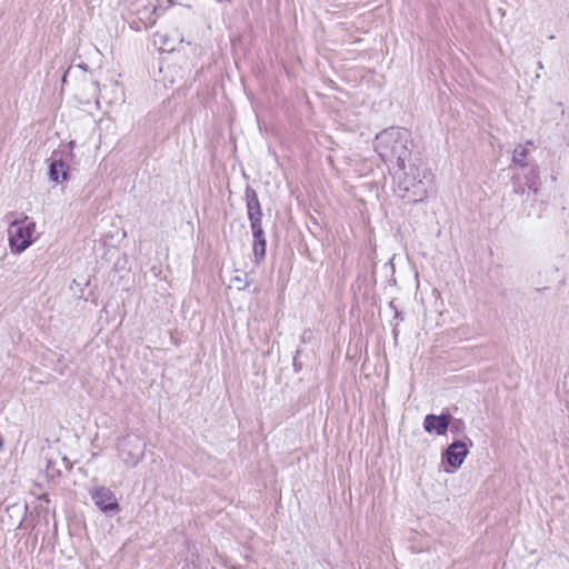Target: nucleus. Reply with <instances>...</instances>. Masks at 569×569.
Returning a JSON list of instances; mask_svg holds the SVG:
<instances>
[{"label": "nucleus", "mask_w": 569, "mask_h": 569, "mask_svg": "<svg viewBox=\"0 0 569 569\" xmlns=\"http://www.w3.org/2000/svg\"><path fill=\"white\" fill-rule=\"evenodd\" d=\"M410 142V132L407 129L390 127L376 136L375 150L386 164L405 170L406 161L411 156Z\"/></svg>", "instance_id": "nucleus-1"}, {"label": "nucleus", "mask_w": 569, "mask_h": 569, "mask_svg": "<svg viewBox=\"0 0 569 569\" xmlns=\"http://www.w3.org/2000/svg\"><path fill=\"white\" fill-rule=\"evenodd\" d=\"M398 177L397 192L408 203L423 201L432 187V174L416 164H409L408 170H401Z\"/></svg>", "instance_id": "nucleus-2"}, {"label": "nucleus", "mask_w": 569, "mask_h": 569, "mask_svg": "<svg viewBox=\"0 0 569 569\" xmlns=\"http://www.w3.org/2000/svg\"><path fill=\"white\" fill-rule=\"evenodd\" d=\"M26 220H14L8 227V243L13 254H21L36 240V222Z\"/></svg>", "instance_id": "nucleus-3"}, {"label": "nucleus", "mask_w": 569, "mask_h": 569, "mask_svg": "<svg viewBox=\"0 0 569 569\" xmlns=\"http://www.w3.org/2000/svg\"><path fill=\"white\" fill-rule=\"evenodd\" d=\"M146 443L138 436H127L120 442V457L129 467H136L144 457Z\"/></svg>", "instance_id": "nucleus-4"}, {"label": "nucleus", "mask_w": 569, "mask_h": 569, "mask_svg": "<svg viewBox=\"0 0 569 569\" xmlns=\"http://www.w3.org/2000/svg\"><path fill=\"white\" fill-rule=\"evenodd\" d=\"M469 453L467 443L463 440H455L442 453V462L447 463L451 469L446 472H452L461 467Z\"/></svg>", "instance_id": "nucleus-5"}, {"label": "nucleus", "mask_w": 569, "mask_h": 569, "mask_svg": "<svg viewBox=\"0 0 569 569\" xmlns=\"http://www.w3.org/2000/svg\"><path fill=\"white\" fill-rule=\"evenodd\" d=\"M91 496L96 506L102 512L112 515L120 510L118 500L110 489L106 487L98 488L92 491Z\"/></svg>", "instance_id": "nucleus-6"}, {"label": "nucleus", "mask_w": 569, "mask_h": 569, "mask_svg": "<svg viewBox=\"0 0 569 569\" xmlns=\"http://www.w3.org/2000/svg\"><path fill=\"white\" fill-rule=\"evenodd\" d=\"M451 420L452 416L449 412H442L439 416L429 413L425 417L423 428L429 433L443 436L448 431Z\"/></svg>", "instance_id": "nucleus-7"}, {"label": "nucleus", "mask_w": 569, "mask_h": 569, "mask_svg": "<svg viewBox=\"0 0 569 569\" xmlns=\"http://www.w3.org/2000/svg\"><path fill=\"white\" fill-rule=\"evenodd\" d=\"M244 200L249 222L262 221V208L258 198L257 191L251 187L247 186L244 190Z\"/></svg>", "instance_id": "nucleus-8"}, {"label": "nucleus", "mask_w": 569, "mask_h": 569, "mask_svg": "<svg viewBox=\"0 0 569 569\" xmlns=\"http://www.w3.org/2000/svg\"><path fill=\"white\" fill-rule=\"evenodd\" d=\"M69 166L60 159H53L49 169V177L51 181L62 182L68 178Z\"/></svg>", "instance_id": "nucleus-9"}, {"label": "nucleus", "mask_w": 569, "mask_h": 569, "mask_svg": "<svg viewBox=\"0 0 569 569\" xmlns=\"http://www.w3.org/2000/svg\"><path fill=\"white\" fill-rule=\"evenodd\" d=\"M173 33L174 34L170 37L167 33L157 32L154 34L156 43H159L161 46V49L164 51H173L176 49L174 44L182 42L180 33L177 30H174Z\"/></svg>", "instance_id": "nucleus-10"}, {"label": "nucleus", "mask_w": 569, "mask_h": 569, "mask_svg": "<svg viewBox=\"0 0 569 569\" xmlns=\"http://www.w3.org/2000/svg\"><path fill=\"white\" fill-rule=\"evenodd\" d=\"M266 247H267V240L266 239L253 240L252 251H253V256H254V262L257 264H259L261 261L264 260Z\"/></svg>", "instance_id": "nucleus-11"}, {"label": "nucleus", "mask_w": 569, "mask_h": 569, "mask_svg": "<svg viewBox=\"0 0 569 569\" xmlns=\"http://www.w3.org/2000/svg\"><path fill=\"white\" fill-rule=\"evenodd\" d=\"M526 158H527V149L521 147V146H518L513 150L512 161L515 163L519 164L520 167H525L526 166Z\"/></svg>", "instance_id": "nucleus-12"}, {"label": "nucleus", "mask_w": 569, "mask_h": 569, "mask_svg": "<svg viewBox=\"0 0 569 569\" xmlns=\"http://www.w3.org/2000/svg\"><path fill=\"white\" fill-rule=\"evenodd\" d=\"M250 228L252 231L253 240L266 239L262 221H251Z\"/></svg>", "instance_id": "nucleus-13"}, {"label": "nucleus", "mask_w": 569, "mask_h": 569, "mask_svg": "<svg viewBox=\"0 0 569 569\" xmlns=\"http://www.w3.org/2000/svg\"><path fill=\"white\" fill-rule=\"evenodd\" d=\"M449 428L453 435L462 436L465 433L466 425L461 419L452 418Z\"/></svg>", "instance_id": "nucleus-14"}, {"label": "nucleus", "mask_w": 569, "mask_h": 569, "mask_svg": "<svg viewBox=\"0 0 569 569\" xmlns=\"http://www.w3.org/2000/svg\"><path fill=\"white\" fill-rule=\"evenodd\" d=\"M232 282L234 283L238 290H243L249 286V282L246 277L242 278L240 276H236L234 278H232Z\"/></svg>", "instance_id": "nucleus-15"}, {"label": "nucleus", "mask_w": 569, "mask_h": 569, "mask_svg": "<svg viewBox=\"0 0 569 569\" xmlns=\"http://www.w3.org/2000/svg\"><path fill=\"white\" fill-rule=\"evenodd\" d=\"M300 350H297V355L293 358V368L296 372H299L302 369V365L298 361V356L300 355Z\"/></svg>", "instance_id": "nucleus-16"}, {"label": "nucleus", "mask_w": 569, "mask_h": 569, "mask_svg": "<svg viewBox=\"0 0 569 569\" xmlns=\"http://www.w3.org/2000/svg\"><path fill=\"white\" fill-rule=\"evenodd\" d=\"M312 332L310 330H305L301 335V341L307 342L311 338Z\"/></svg>", "instance_id": "nucleus-17"}, {"label": "nucleus", "mask_w": 569, "mask_h": 569, "mask_svg": "<svg viewBox=\"0 0 569 569\" xmlns=\"http://www.w3.org/2000/svg\"><path fill=\"white\" fill-rule=\"evenodd\" d=\"M525 191H526V188L522 184H519V186L515 187V192L516 193L523 194Z\"/></svg>", "instance_id": "nucleus-18"}, {"label": "nucleus", "mask_w": 569, "mask_h": 569, "mask_svg": "<svg viewBox=\"0 0 569 569\" xmlns=\"http://www.w3.org/2000/svg\"><path fill=\"white\" fill-rule=\"evenodd\" d=\"M62 462L64 465V469L68 471L70 469V463L66 458H62Z\"/></svg>", "instance_id": "nucleus-19"}, {"label": "nucleus", "mask_w": 569, "mask_h": 569, "mask_svg": "<svg viewBox=\"0 0 569 569\" xmlns=\"http://www.w3.org/2000/svg\"><path fill=\"white\" fill-rule=\"evenodd\" d=\"M78 67L84 71L87 70V67L83 63L78 64Z\"/></svg>", "instance_id": "nucleus-20"}, {"label": "nucleus", "mask_w": 569, "mask_h": 569, "mask_svg": "<svg viewBox=\"0 0 569 569\" xmlns=\"http://www.w3.org/2000/svg\"><path fill=\"white\" fill-rule=\"evenodd\" d=\"M67 74H68V71L64 72L63 77H62V81L66 82L67 81Z\"/></svg>", "instance_id": "nucleus-21"}, {"label": "nucleus", "mask_w": 569, "mask_h": 569, "mask_svg": "<svg viewBox=\"0 0 569 569\" xmlns=\"http://www.w3.org/2000/svg\"><path fill=\"white\" fill-rule=\"evenodd\" d=\"M3 447L2 438L0 437V449Z\"/></svg>", "instance_id": "nucleus-22"}, {"label": "nucleus", "mask_w": 569, "mask_h": 569, "mask_svg": "<svg viewBox=\"0 0 569 569\" xmlns=\"http://www.w3.org/2000/svg\"><path fill=\"white\" fill-rule=\"evenodd\" d=\"M53 463H54V461H52V460L49 461V465H53ZM49 468L51 469L52 467L49 466Z\"/></svg>", "instance_id": "nucleus-23"}]
</instances>
